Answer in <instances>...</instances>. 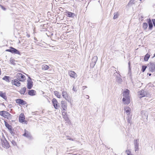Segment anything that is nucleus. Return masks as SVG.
<instances>
[{"instance_id":"obj_1","label":"nucleus","mask_w":155,"mask_h":155,"mask_svg":"<svg viewBox=\"0 0 155 155\" xmlns=\"http://www.w3.org/2000/svg\"><path fill=\"white\" fill-rule=\"evenodd\" d=\"M123 97L122 101L124 104H128L130 102V99L129 96V91L128 90L126 89L123 93Z\"/></svg>"},{"instance_id":"obj_2","label":"nucleus","mask_w":155,"mask_h":155,"mask_svg":"<svg viewBox=\"0 0 155 155\" xmlns=\"http://www.w3.org/2000/svg\"><path fill=\"white\" fill-rule=\"evenodd\" d=\"M6 51L10 52L13 54L21 55L19 51L12 47H11L9 49H6Z\"/></svg>"},{"instance_id":"obj_3","label":"nucleus","mask_w":155,"mask_h":155,"mask_svg":"<svg viewBox=\"0 0 155 155\" xmlns=\"http://www.w3.org/2000/svg\"><path fill=\"white\" fill-rule=\"evenodd\" d=\"M17 79L21 81H23L25 79V76L21 73H18L16 76Z\"/></svg>"},{"instance_id":"obj_4","label":"nucleus","mask_w":155,"mask_h":155,"mask_svg":"<svg viewBox=\"0 0 155 155\" xmlns=\"http://www.w3.org/2000/svg\"><path fill=\"white\" fill-rule=\"evenodd\" d=\"M149 67V70L151 72L155 71V63L154 62H150L148 64Z\"/></svg>"},{"instance_id":"obj_5","label":"nucleus","mask_w":155,"mask_h":155,"mask_svg":"<svg viewBox=\"0 0 155 155\" xmlns=\"http://www.w3.org/2000/svg\"><path fill=\"white\" fill-rule=\"evenodd\" d=\"M97 59L98 58L97 56H95L93 57L90 63V66L91 67L93 68L94 67L97 60Z\"/></svg>"},{"instance_id":"obj_6","label":"nucleus","mask_w":155,"mask_h":155,"mask_svg":"<svg viewBox=\"0 0 155 155\" xmlns=\"http://www.w3.org/2000/svg\"><path fill=\"white\" fill-rule=\"evenodd\" d=\"M27 88L29 89H31L33 87V82L32 81L30 77H29L28 79L27 80Z\"/></svg>"},{"instance_id":"obj_7","label":"nucleus","mask_w":155,"mask_h":155,"mask_svg":"<svg viewBox=\"0 0 155 155\" xmlns=\"http://www.w3.org/2000/svg\"><path fill=\"white\" fill-rule=\"evenodd\" d=\"M25 133L23 134V136L26 137L27 138L30 139L31 137V136L30 133L28 131L25 129L24 130Z\"/></svg>"},{"instance_id":"obj_8","label":"nucleus","mask_w":155,"mask_h":155,"mask_svg":"<svg viewBox=\"0 0 155 155\" xmlns=\"http://www.w3.org/2000/svg\"><path fill=\"white\" fill-rule=\"evenodd\" d=\"M12 85L19 87L21 85V83L17 79H14L12 80Z\"/></svg>"},{"instance_id":"obj_9","label":"nucleus","mask_w":155,"mask_h":155,"mask_svg":"<svg viewBox=\"0 0 155 155\" xmlns=\"http://www.w3.org/2000/svg\"><path fill=\"white\" fill-rule=\"evenodd\" d=\"M61 105L62 108L63 109L62 111L65 112V111L67 109V103L65 101H61Z\"/></svg>"},{"instance_id":"obj_10","label":"nucleus","mask_w":155,"mask_h":155,"mask_svg":"<svg viewBox=\"0 0 155 155\" xmlns=\"http://www.w3.org/2000/svg\"><path fill=\"white\" fill-rule=\"evenodd\" d=\"M52 102L54 108L56 109H58L59 105H58V102L57 100L55 98H53L52 100Z\"/></svg>"},{"instance_id":"obj_11","label":"nucleus","mask_w":155,"mask_h":155,"mask_svg":"<svg viewBox=\"0 0 155 155\" xmlns=\"http://www.w3.org/2000/svg\"><path fill=\"white\" fill-rule=\"evenodd\" d=\"M139 140L137 139L134 140L135 151L138 150L139 143L138 142Z\"/></svg>"},{"instance_id":"obj_12","label":"nucleus","mask_w":155,"mask_h":155,"mask_svg":"<svg viewBox=\"0 0 155 155\" xmlns=\"http://www.w3.org/2000/svg\"><path fill=\"white\" fill-rule=\"evenodd\" d=\"M138 94L139 97L141 98L147 95V94L146 92L144 91V90H142L139 91Z\"/></svg>"},{"instance_id":"obj_13","label":"nucleus","mask_w":155,"mask_h":155,"mask_svg":"<svg viewBox=\"0 0 155 155\" xmlns=\"http://www.w3.org/2000/svg\"><path fill=\"white\" fill-rule=\"evenodd\" d=\"M115 76H116V81L119 83H121L122 81V80L120 78L121 76L120 74H117V75L115 74L114 73Z\"/></svg>"},{"instance_id":"obj_14","label":"nucleus","mask_w":155,"mask_h":155,"mask_svg":"<svg viewBox=\"0 0 155 155\" xmlns=\"http://www.w3.org/2000/svg\"><path fill=\"white\" fill-rule=\"evenodd\" d=\"M68 74L70 77L75 78L77 77V74L74 71H70L68 72Z\"/></svg>"},{"instance_id":"obj_15","label":"nucleus","mask_w":155,"mask_h":155,"mask_svg":"<svg viewBox=\"0 0 155 155\" xmlns=\"http://www.w3.org/2000/svg\"><path fill=\"white\" fill-rule=\"evenodd\" d=\"M25 119V116L23 114L21 113L19 117V122L22 123L24 122Z\"/></svg>"},{"instance_id":"obj_16","label":"nucleus","mask_w":155,"mask_h":155,"mask_svg":"<svg viewBox=\"0 0 155 155\" xmlns=\"http://www.w3.org/2000/svg\"><path fill=\"white\" fill-rule=\"evenodd\" d=\"M16 102L17 103L20 104L25 105L26 103L22 99H18L16 100Z\"/></svg>"},{"instance_id":"obj_17","label":"nucleus","mask_w":155,"mask_h":155,"mask_svg":"<svg viewBox=\"0 0 155 155\" xmlns=\"http://www.w3.org/2000/svg\"><path fill=\"white\" fill-rule=\"evenodd\" d=\"M62 114L63 116V117L64 119L66 122H68L69 121V119L66 115V112L62 111Z\"/></svg>"},{"instance_id":"obj_18","label":"nucleus","mask_w":155,"mask_h":155,"mask_svg":"<svg viewBox=\"0 0 155 155\" xmlns=\"http://www.w3.org/2000/svg\"><path fill=\"white\" fill-rule=\"evenodd\" d=\"M147 22L148 24L149 29L150 30H151L153 27L152 20L151 21L150 19H147Z\"/></svg>"},{"instance_id":"obj_19","label":"nucleus","mask_w":155,"mask_h":155,"mask_svg":"<svg viewBox=\"0 0 155 155\" xmlns=\"http://www.w3.org/2000/svg\"><path fill=\"white\" fill-rule=\"evenodd\" d=\"M64 89H63V90ZM62 96L66 100H67V99L68 98V95L67 94V93L64 90H63L62 92Z\"/></svg>"},{"instance_id":"obj_20","label":"nucleus","mask_w":155,"mask_h":155,"mask_svg":"<svg viewBox=\"0 0 155 155\" xmlns=\"http://www.w3.org/2000/svg\"><path fill=\"white\" fill-rule=\"evenodd\" d=\"M28 94L30 96H34L35 95L36 92L33 90H29L28 91Z\"/></svg>"},{"instance_id":"obj_21","label":"nucleus","mask_w":155,"mask_h":155,"mask_svg":"<svg viewBox=\"0 0 155 155\" xmlns=\"http://www.w3.org/2000/svg\"><path fill=\"white\" fill-rule=\"evenodd\" d=\"M11 114L7 111H4V117L5 118L10 117Z\"/></svg>"},{"instance_id":"obj_22","label":"nucleus","mask_w":155,"mask_h":155,"mask_svg":"<svg viewBox=\"0 0 155 155\" xmlns=\"http://www.w3.org/2000/svg\"><path fill=\"white\" fill-rule=\"evenodd\" d=\"M67 16L69 17H73L75 15L74 14L70 12H66Z\"/></svg>"},{"instance_id":"obj_23","label":"nucleus","mask_w":155,"mask_h":155,"mask_svg":"<svg viewBox=\"0 0 155 155\" xmlns=\"http://www.w3.org/2000/svg\"><path fill=\"white\" fill-rule=\"evenodd\" d=\"M141 114L142 115V117L143 118H147V113L145 112L144 111H141Z\"/></svg>"},{"instance_id":"obj_24","label":"nucleus","mask_w":155,"mask_h":155,"mask_svg":"<svg viewBox=\"0 0 155 155\" xmlns=\"http://www.w3.org/2000/svg\"><path fill=\"white\" fill-rule=\"evenodd\" d=\"M26 91V88L25 87H23L19 91L21 94H24Z\"/></svg>"},{"instance_id":"obj_25","label":"nucleus","mask_w":155,"mask_h":155,"mask_svg":"<svg viewBox=\"0 0 155 155\" xmlns=\"http://www.w3.org/2000/svg\"><path fill=\"white\" fill-rule=\"evenodd\" d=\"M49 67L46 64H43L42 66V69L43 70H46L49 68Z\"/></svg>"},{"instance_id":"obj_26","label":"nucleus","mask_w":155,"mask_h":155,"mask_svg":"<svg viewBox=\"0 0 155 155\" xmlns=\"http://www.w3.org/2000/svg\"><path fill=\"white\" fill-rule=\"evenodd\" d=\"M10 77L7 76H5L2 79L8 82H9L10 81H9Z\"/></svg>"},{"instance_id":"obj_27","label":"nucleus","mask_w":155,"mask_h":155,"mask_svg":"<svg viewBox=\"0 0 155 155\" xmlns=\"http://www.w3.org/2000/svg\"><path fill=\"white\" fill-rule=\"evenodd\" d=\"M150 55L148 53L146 54V55L144 56V61H147L148 59L150 58Z\"/></svg>"},{"instance_id":"obj_28","label":"nucleus","mask_w":155,"mask_h":155,"mask_svg":"<svg viewBox=\"0 0 155 155\" xmlns=\"http://www.w3.org/2000/svg\"><path fill=\"white\" fill-rule=\"evenodd\" d=\"M5 124L6 127L8 128V130H11V129L12 128V126L11 125L9 124L5 121Z\"/></svg>"},{"instance_id":"obj_29","label":"nucleus","mask_w":155,"mask_h":155,"mask_svg":"<svg viewBox=\"0 0 155 155\" xmlns=\"http://www.w3.org/2000/svg\"><path fill=\"white\" fill-rule=\"evenodd\" d=\"M54 95L58 98H60L61 97V94L59 93L57 91H54Z\"/></svg>"},{"instance_id":"obj_30","label":"nucleus","mask_w":155,"mask_h":155,"mask_svg":"<svg viewBox=\"0 0 155 155\" xmlns=\"http://www.w3.org/2000/svg\"><path fill=\"white\" fill-rule=\"evenodd\" d=\"M3 143H4L5 146L6 147H9V144L7 141L5 139H4V140L3 141Z\"/></svg>"},{"instance_id":"obj_31","label":"nucleus","mask_w":155,"mask_h":155,"mask_svg":"<svg viewBox=\"0 0 155 155\" xmlns=\"http://www.w3.org/2000/svg\"><path fill=\"white\" fill-rule=\"evenodd\" d=\"M0 96L2 97L4 99H6L7 98V97L5 94L3 93L2 91H0Z\"/></svg>"},{"instance_id":"obj_32","label":"nucleus","mask_w":155,"mask_h":155,"mask_svg":"<svg viewBox=\"0 0 155 155\" xmlns=\"http://www.w3.org/2000/svg\"><path fill=\"white\" fill-rule=\"evenodd\" d=\"M147 24L146 23H143V28L145 30L147 28Z\"/></svg>"},{"instance_id":"obj_33","label":"nucleus","mask_w":155,"mask_h":155,"mask_svg":"<svg viewBox=\"0 0 155 155\" xmlns=\"http://www.w3.org/2000/svg\"><path fill=\"white\" fill-rule=\"evenodd\" d=\"M114 15L113 17V19H115L117 18L119 16V14L118 12L114 13Z\"/></svg>"},{"instance_id":"obj_34","label":"nucleus","mask_w":155,"mask_h":155,"mask_svg":"<svg viewBox=\"0 0 155 155\" xmlns=\"http://www.w3.org/2000/svg\"><path fill=\"white\" fill-rule=\"evenodd\" d=\"M125 110L126 112L128 114H130V108L129 107H126L125 109Z\"/></svg>"},{"instance_id":"obj_35","label":"nucleus","mask_w":155,"mask_h":155,"mask_svg":"<svg viewBox=\"0 0 155 155\" xmlns=\"http://www.w3.org/2000/svg\"><path fill=\"white\" fill-rule=\"evenodd\" d=\"M10 61V63L11 64H13L14 65H15V60L14 59L11 58Z\"/></svg>"},{"instance_id":"obj_36","label":"nucleus","mask_w":155,"mask_h":155,"mask_svg":"<svg viewBox=\"0 0 155 155\" xmlns=\"http://www.w3.org/2000/svg\"><path fill=\"white\" fill-rule=\"evenodd\" d=\"M147 68V66H142V72H144L145 71Z\"/></svg>"},{"instance_id":"obj_37","label":"nucleus","mask_w":155,"mask_h":155,"mask_svg":"<svg viewBox=\"0 0 155 155\" xmlns=\"http://www.w3.org/2000/svg\"><path fill=\"white\" fill-rule=\"evenodd\" d=\"M10 133L12 135H14V132L12 128L11 129V130H9Z\"/></svg>"},{"instance_id":"obj_38","label":"nucleus","mask_w":155,"mask_h":155,"mask_svg":"<svg viewBox=\"0 0 155 155\" xmlns=\"http://www.w3.org/2000/svg\"><path fill=\"white\" fill-rule=\"evenodd\" d=\"M126 153L127 154V155H130V151L129 150H127L126 151Z\"/></svg>"},{"instance_id":"obj_39","label":"nucleus","mask_w":155,"mask_h":155,"mask_svg":"<svg viewBox=\"0 0 155 155\" xmlns=\"http://www.w3.org/2000/svg\"><path fill=\"white\" fill-rule=\"evenodd\" d=\"M134 1L133 0H130V2L128 3V4H134Z\"/></svg>"},{"instance_id":"obj_40","label":"nucleus","mask_w":155,"mask_h":155,"mask_svg":"<svg viewBox=\"0 0 155 155\" xmlns=\"http://www.w3.org/2000/svg\"><path fill=\"white\" fill-rule=\"evenodd\" d=\"M0 115L4 117V111H0Z\"/></svg>"},{"instance_id":"obj_41","label":"nucleus","mask_w":155,"mask_h":155,"mask_svg":"<svg viewBox=\"0 0 155 155\" xmlns=\"http://www.w3.org/2000/svg\"><path fill=\"white\" fill-rule=\"evenodd\" d=\"M67 139L69 140H71V141H74V140L73 139H72L71 138H70V137L69 136H67Z\"/></svg>"},{"instance_id":"obj_42","label":"nucleus","mask_w":155,"mask_h":155,"mask_svg":"<svg viewBox=\"0 0 155 155\" xmlns=\"http://www.w3.org/2000/svg\"><path fill=\"white\" fill-rule=\"evenodd\" d=\"M152 21L153 23L154 26L155 27V19H152Z\"/></svg>"},{"instance_id":"obj_43","label":"nucleus","mask_w":155,"mask_h":155,"mask_svg":"<svg viewBox=\"0 0 155 155\" xmlns=\"http://www.w3.org/2000/svg\"><path fill=\"white\" fill-rule=\"evenodd\" d=\"M130 120H131V119H130V117L128 118L127 121H128V123H130Z\"/></svg>"},{"instance_id":"obj_44","label":"nucleus","mask_w":155,"mask_h":155,"mask_svg":"<svg viewBox=\"0 0 155 155\" xmlns=\"http://www.w3.org/2000/svg\"><path fill=\"white\" fill-rule=\"evenodd\" d=\"M2 8L4 10H6V9L5 7L3 6H1Z\"/></svg>"},{"instance_id":"obj_45","label":"nucleus","mask_w":155,"mask_h":155,"mask_svg":"<svg viewBox=\"0 0 155 155\" xmlns=\"http://www.w3.org/2000/svg\"><path fill=\"white\" fill-rule=\"evenodd\" d=\"M86 97V98H87V99H88V98H89V96L88 95H86V97Z\"/></svg>"},{"instance_id":"obj_46","label":"nucleus","mask_w":155,"mask_h":155,"mask_svg":"<svg viewBox=\"0 0 155 155\" xmlns=\"http://www.w3.org/2000/svg\"><path fill=\"white\" fill-rule=\"evenodd\" d=\"M72 90H73L74 91H75V89H74V87H73V89H72Z\"/></svg>"},{"instance_id":"obj_47","label":"nucleus","mask_w":155,"mask_h":155,"mask_svg":"<svg viewBox=\"0 0 155 155\" xmlns=\"http://www.w3.org/2000/svg\"><path fill=\"white\" fill-rule=\"evenodd\" d=\"M115 72H116V73H117V74H118V73L117 72V71L116 70H115Z\"/></svg>"},{"instance_id":"obj_48","label":"nucleus","mask_w":155,"mask_h":155,"mask_svg":"<svg viewBox=\"0 0 155 155\" xmlns=\"http://www.w3.org/2000/svg\"><path fill=\"white\" fill-rule=\"evenodd\" d=\"M151 75V74H149V76H150Z\"/></svg>"},{"instance_id":"obj_49","label":"nucleus","mask_w":155,"mask_h":155,"mask_svg":"<svg viewBox=\"0 0 155 155\" xmlns=\"http://www.w3.org/2000/svg\"><path fill=\"white\" fill-rule=\"evenodd\" d=\"M27 36H28V37H29V36H29V35H27Z\"/></svg>"},{"instance_id":"obj_50","label":"nucleus","mask_w":155,"mask_h":155,"mask_svg":"<svg viewBox=\"0 0 155 155\" xmlns=\"http://www.w3.org/2000/svg\"><path fill=\"white\" fill-rule=\"evenodd\" d=\"M130 155H133V154H131Z\"/></svg>"},{"instance_id":"obj_51","label":"nucleus","mask_w":155,"mask_h":155,"mask_svg":"<svg viewBox=\"0 0 155 155\" xmlns=\"http://www.w3.org/2000/svg\"><path fill=\"white\" fill-rule=\"evenodd\" d=\"M140 0V1H142V0Z\"/></svg>"}]
</instances>
